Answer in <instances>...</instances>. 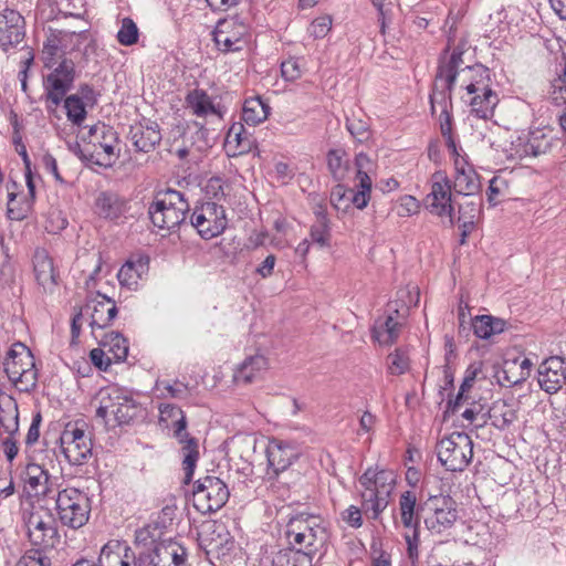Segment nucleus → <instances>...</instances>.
I'll return each mask as SVG.
<instances>
[{"mask_svg": "<svg viewBox=\"0 0 566 566\" xmlns=\"http://www.w3.org/2000/svg\"><path fill=\"white\" fill-rule=\"evenodd\" d=\"M95 400L98 402L96 417L102 419L105 426H126L143 420L146 410L138 402L133 392L116 385L106 386L98 390Z\"/></svg>", "mask_w": 566, "mask_h": 566, "instance_id": "1", "label": "nucleus"}, {"mask_svg": "<svg viewBox=\"0 0 566 566\" xmlns=\"http://www.w3.org/2000/svg\"><path fill=\"white\" fill-rule=\"evenodd\" d=\"M284 534L292 547L305 551L312 558L328 541L325 520L319 514L307 511L291 513Z\"/></svg>", "mask_w": 566, "mask_h": 566, "instance_id": "2", "label": "nucleus"}, {"mask_svg": "<svg viewBox=\"0 0 566 566\" xmlns=\"http://www.w3.org/2000/svg\"><path fill=\"white\" fill-rule=\"evenodd\" d=\"M3 370L11 384L21 392H30L38 384L35 359L22 343H14L7 353Z\"/></svg>", "mask_w": 566, "mask_h": 566, "instance_id": "3", "label": "nucleus"}, {"mask_svg": "<svg viewBox=\"0 0 566 566\" xmlns=\"http://www.w3.org/2000/svg\"><path fill=\"white\" fill-rule=\"evenodd\" d=\"M189 203L184 193L167 189L159 192L148 208L153 224L159 229L174 230L185 223Z\"/></svg>", "mask_w": 566, "mask_h": 566, "instance_id": "4", "label": "nucleus"}, {"mask_svg": "<svg viewBox=\"0 0 566 566\" xmlns=\"http://www.w3.org/2000/svg\"><path fill=\"white\" fill-rule=\"evenodd\" d=\"M463 52L453 50L447 56L439 59L434 84L430 94L431 112L436 109V105L441 107V112L452 109V90L458 80L459 67L463 64Z\"/></svg>", "mask_w": 566, "mask_h": 566, "instance_id": "5", "label": "nucleus"}, {"mask_svg": "<svg viewBox=\"0 0 566 566\" xmlns=\"http://www.w3.org/2000/svg\"><path fill=\"white\" fill-rule=\"evenodd\" d=\"M164 417L175 418L172 421L174 436L181 447L182 454V470H184V484H189L193 479L195 469L199 460V446L198 440L190 437L187 432V418L185 412L177 406L166 405L160 409Z\"/></svg>", "mask_w": 566, "mask_h": 566, "instance_id": "6", "label": "nucleus"}, {"mask_svg": "<svg viewBox=\"0 0 566 566\" xmlns=\"http://www.w3.org/2000/svg\"><path fill=\"white\" fill-rule=\"evenodd\" d=\"M55 511L62 525L73 530L84 526L90 517L91 502L88 496L76 488L57 491Z\"/></svg>", "mask_w": 566, "mask_h": 566, "instance_id": "7", "label": "nucleus"}, {"mask_svg": "<svg viewBox=\"0 0 566 566\" xmlns=\"http://www.w3.org/2000/svg\"><path fill=\"white\" fill-rule=\"evenodd\" d=\"M213 41L222 53L239 52L245 48L250 36L248 14H233L220 19L212 32Z\"/></svg>", "mask_w": 566, "mask_h": 566, "instance_id": "8", "label": "nucleus"}, {"mask_svg": "<svg viewBox=\"0 0 566 566\" xmlns=\"http://www.w3.org/2000/svg\"><path fill=\"white\" fill-rule=\"evenodd\" d=\"M437 457L446 470L463 471L473 458V441L465 432H452L437 443Z\"/></svg>", "mask_w": 566, "mask_h": 566, "instance_id": "9", "label": "nucleus"}, {"mask_svg": "<svg viewBox=\"0 0 566 566\" xmlns=\"http://www.w3.org/2000/svg\"><path fill=\"white\" fill-rule=\"evenodd\" d=\"M230 491L224 481L214 475L199 478L192 486V502L201 514L219 511L228 502Z\"/></svg>", "mask_w": 566, "mask_h": 566, "instance_id": "10", "label": "nucleus"}, {"mask_svg": "<svg viewBox=\"0 0 566 566\" xmlns=\"http://www.w3.org/2000/svg\"><path fill=\"white\" fill-rule=\"evenodd\" d=\"M28 538L38 549H52L60 543L54 516L50 511L33 510L23 514Z\"/></svg>", "mask_w": 566, "mask_h": 566, "instance_id": "11", "label": "nucleus"}, {"mask_svg": "<svg viewBox=\"0 0 566 566\" xmlns=\"http://www.w3.org/2000/svg\"><path fill=\"white\" fill-rule=\"evenodd\" d=\"M423 203L431 214L448 218L451 227L455 223L452 182L446 171L438 170L432 174L430 192L423 199Z\"/></svg>", "mask_w": 566, "mask_h": 566, "instance_id": "12", "label": "nucleus"}, {"mask_svg": "<svg viewBox=\"0 0 566 566\" xmlns=\"http://www.w3.org/2000/svg\"><path fill=\"white\" fill-rule=\"evenodd\" d=\"M43 78L44 96L54 107L59 106L67 92L73 87L76 78V69L73 60L63 57Z\"/></svg>", "mask_w": 566, "mask_h": 566, "instance_id": "13", "label": "nucleus"}, {"mask_svg": "<svg viewBox=\"0 0 566 566\" xmlns=\"http://www.w3.org/2000/svg\"><path fill=\"white\" fill-rule=\"evenodd\" d=\"M227 224L224 208L211 201L196 207L190 218V227L195 228L199 235L206 240L221 234Z\"/></svg>", "mask_w": 566, "mask_h": 566, "instance_id": "14", "label": "nucleus"}, {"mask_svg": "<svg viewBox=\"0 0 566 566\" xmlns=\"http://www.w3.org/2000/svg\"><path fill=\"white\" fill-rule=\"evenodd\" d=\"M427 506L431 515L424 518V524L433 534H441L452 527L459 517L457 502L450 495L430 496Z\"/></svg>", "mask_w": 566, "mask_h": 566, "instance_id": "15", "label": "nucleus"}, {"mask_svg": "<svg viewBox=\"0 0 566 566\" xmlns=\"http://www.w3.org/2000/svg\"><path fill=\"white\" fill-rule=\"evenodd\" d=\"M199 544L208 556L219 559L229 555L234 541L223 524L213 522L203 526L199 534Z\"/></svg>", "mask_w": 566, "mask_h": 566, "instance_id": "16", "label": "nucleus"}, {"mask_svg": "<svg viewBox=\"0 0 566 566\" xmlns=\"http://www.w3.org/2000/svg\"><path fill=\"white\" fill-rule=\"evenodd\" d=\"M62 452L72 465H82L92 455V441L83 429L66 428L61 438Z\"/></svg>", "mask_w": 566, "mask_h": 566, "instance_id": "17", "label": "nucleus"}, {"mask_svg": "<svg viewBox=\"0 0 566 566\" xmlns=\"http://www.w3.org/2000/svg\"><path fill=\"white\" fill-rule=\"evenodd\" d=\"M88 134L93 138L94 146L90 159H94L95 165L111 167L115 158L116 132L112 127L98 124L92 126Z\"/></svg>", "mask_w": 566, "mask_h": 566, "instance_id": "18", "label": "nucleus"}, {"mask_svg": "<svg viewBox=\"0 0 566 566\" xmlns=\"http://www.w3.org/2000/svg\"><path fill=\"white\" fill-rule=\"evenodd\" d=\"M84 315L90 316V325L92 333L95 336L97 331L101 333L111 325L117 315V307L115 301L97 293L95 296L90 297L83 307Z\"/></svg>", "mask_w": 566, "mask_h": 566, "instance_id": "19", "label": "nucleus"}, {"mask_svg": "<svg viewBox=\"0 0 566 566\" xmlns=\"http://www.w3.org/2000/svg\"><path fill=\"white\" fill-rule=\"evenodd\" d=\"M25 36V21L22 14L10 8L0 11V48L8 51L18 46Z\"/></svg>", "mask_w": 566, "mask_h": 566, "instance_id": "20", "label": "nucleus"}, {"mask_svg": "<svg viewBox=\"0 0 566 566\" xmlns=\"http://www.w3.org/2000/svg\"><path fill=\"white\" fill-rule=\"evenodd\" d=\"M130 209L129 200L115 191H101L94 201V212L107 221H117L126 218Z\"/></svg>", "mask_w": 566, "mask_h": 566, "instance_id": "21", "label": "nucleus"}, {"mask_svg": "<svg viewBox=\"0 0 566 566\" xmlns=\"http://www.w3.org/2000/svg\"><path fill=\"white\" fill-rule=\"evenodd\" d=\"M537 381L547 394H556L566 382V361L557 356L545 359L538 367Z\"/></svg>", "mask_w": 566, "mask_h": 566, "instance_id": "22", "label": "nucleus"}, {"mask_svg": "<svg viewBox=\"0 0 566 566\" xmlns=\"http://www.w3.org/2000/svg\"><path fill=\"white\" fill-rule=\"evenodd\" d=\"M558 140L554 138L552 130L536 129L531 132L525 140L518 138L515 146V154L518 158L538 157L552 151Z\"/></svg>", "mask_w": 566, "mask_h": 566, "instance_id": "23", "label": "nucleus"}, {"mask_svg": "<svg viewBox=\"0 0 566 566\" xmlns=\"http://www.w3.org/2000/svg\"><path fill=\"white\" fill-rule=\"evenodd\" d=\"M300 457L297 448L291 442L273 438L266 448V458L273 473H284Z\"/></svg>", "mask_w": 566, "mask_h": 566, "instance_id": "24", "label": "nucleus"}, {"mask_svg": "<svg viewBox=\"0 0 566 566\" xmlns=\"http://www.w3.org/2000/svg\"><path fill=\"white\" fill-rule=\"evenodd\" d=\"M128 138L136 151L149 153L160 144L163 136L157 122L143 119L130 126Z\"/></svg>", "mask_w": 566, "mask_h": 566, "instance_id": "25", "label": "nucleus"}, {"mask_svg": "<svg viewBox=\"0 0 566 566\" xmlns=\"http://www.w3.org/2000/svg\"><path fill=\"white\" fill-rule=\"evenodd\" d=\"M86 30H56L49 29V33L43 43L42 61L45 69H52L56 64L59 52L64 53L69 45L63 43V36H82Z\"/></svg>", "mask_w": 566, "mask_h": 566, "instance_id": "26", "label": "nucleus"}, {"mask_svg": "<svg viewBox=\"0 0 566 566\" xmlns=\"http://www.w3.org/2000/svg\"><path fill=\"white\" fill-rule=\"evenodd\" d=\"M155 566H187L185 546L172 538H164L154 548Z\"/></svg>", "mask_w": 566, "mask_h": 566, "instance_id": "27", "label": "nucleus"}, {"mask_svg": "<svg viewBox=\"0 0 566 566\" xmlns=\"http://www.w3.org/2000/svg\"><path fill=\"white\" fill-rule=\"evenodd\" d=\"M455 176L452 187L459 195L471 197L476 195L481 189L479 175L465 161L457 158L454 160Z\"/></svg>", "mask_w": 566, "mask_h": 566, "instance_id": "28", "label": "nucleus"}, {"mask_svg": "<svg viewBox=\"0 0 566 566\" xmlns=\"http://www.w3.org/2000/svg\"><path fill=\"white\" fill-rule=\"evenodd\" d=\"M33 270L35 280L43 287L45 292H53L56 282V273L53 265V260L48 251L38 248L33 254Z\"/></svg>", "mask_w": 566, "mask_h": 566, "instance_id": "29", "label": "nucleus"}, {"mask_svg": "<svg viewBox=\"0 0 566 566\" xmlns=\"http://www.w3.org/2000/svg\"><path fill=\"white\" fill-rule=\"evenodd\" d=\"M462 86L468 94L480 93L481 90L491 88V71L482 64L459 67Z\"/></svg>", "mask_w": 566, "mask_h": 566, "instance_id": "30", "label": "nucleus"}, {"mask_svg": "<svg viewBox=\"0 0 566 566\" xmlns=\"http://www.w3.org/2000/svg\"><path fill=\"white\" fill-rule=\"evenodd\" d=\"M359 483L364 489H371L389 499L396 483V475L390 470L377 471L369 468L359 478Z\"/></svg>", "mask_w": 566, "mask_h": 566, "instance_id": "31", "label": "nucleus"}, {"mask_svg": "<svg viewBox=\"0 0 566 566\" xmlns=\"http://www.w3.org/2000/svg\"><path fill=\"white\" fill-rule=\"evenodd\" d=\"M99 566H134V551L124 543L106 544L97 558Z\"/></svg>", "mask_w": 566, "mask_h": 566, "instance_id": "32", "label": "nucleus"}, {"mask_svg": "<svg viewBox=\"0 0 566 566\" xmlns=\"http://www.w3.org/2000/svg\"><path fill=\"white\" fill-rule=\"evenodd\" d=\"M461 98L471 106L472 113L483 119L493 116L494 108L499 103V96L492 88L481 90L480 93H467Z\"/></svg>", "mask_w": 566, "mask_h": 566, "instance_id": "33", "label": "nucleus"}, {"mask_svg": "<svg viewBox=\"0 0 566 566\" xmlns=\"http://www.w3.org/2000/svg\"><path fill=\"white\" fill-rule=\"evenodd\" d=\"M50 474L41 465L29 463L24 471V483L35 496L50 497L53 492L50 485Z\"/></svg>", "mask_w": 566, "mask_h": 566, "instance_id": "34", "label": "nucleus"}, {"mask_svg": "<svg viewBox=\"0 0 566 566\" xmlns=\"http://www.w3.org/2000/svg\"><path fill=\"white\" fill-rule=\"evenodd\" d=\"M266 368L268 359L264 356H250L235 369L233 381L237 385H249L256 380Z\"/></svg>", "mask_w": 566, "mask_h": 566, "instance_id": "35", "label": "nucleus"}, {"mask_svg": "<svg viewBox=\"0 0 566 566\" xmlns=\"http://www.w3.org/2000/svg\"><path fill=\"white\" fill-rule=\"evenodd\" d=\"M252 140L241 123H234L224 139L226 153L229 157H238L251 150Z\"/></svg>", "mask_w": 566, "mask_h": 566, "instance_id": "36", "label": "nucleus"}, {"mask_svg": "<svg viewBox=\"0 0 566 566\" xmlns=\"http://www.w3.org/2000/svg\"><path fill=\"white\" fill-rule=\"evenodd\" d=\"M563 59L564 64L560 69V73H558V76L551 83V87L548 90V99L553 105L557 107H564V111L559 115L558 119L563 132L566 134V53L564 54Z\"/></svg>", "mask_w": 566, "mask_h": 566, "instance_id": "37", "label": "nucleus"}, {"mask_svg": "<svg viewBox=\"0 0 566 566\" xmlns=\"http://www.w3.org/2000/svg\"><path fill=\"white\" fill-rule=\"evenodd\" d=\"M401 324L389 314L385 318H378L371 328V337L380 345H391L397 342Z\"/></svg>", "mask_w": 566, "mask_h": 566, "instance_id": "38", "label": "nucleus"}, {"mask_svg": "<svg viewBox=\"0 0 566 566\" xmlns=\"http://www.w3.org/2000/svg\"><path fill=\"white\" fill-rule=\"evenodd\" d=\"M95 338L103 348H106L107 352L112 354V358L115 363L126 360L129 347L127 339L120 333L102 332L99 334H95Z\"/></svg>", "mask_w": 566, "mask_h": 566, "instance_id": "39", "label": "nucleus"}, {"mask_svg": "<svg viewBox=\"0 0 566 566\" xmlns=\"http://www.w3.org/2000/svg\"><path fill=\"white\" fill-rule=\"evenodd\" d=\"M270 111L269 104L260 96L249 97L243 103L242 120L250 126H256L268 118Z\"/></svg>", "mask_w": 566, "mask_h": 566, "instance_id": "40", "label": "nucleus"}, {"mask_svg": "<svg viewBox=\"0 0 566 566\" xmlns=\"http://www.w3.org/2000/svg\"><path fill=\"white\" fill-rule=\"evenodd\" d=\"M509 323L502 318L492 315L476 316L472 323L474 335L482 339H488L493 335L505 331Z\"/></svg>", "mask_w": 566, "mask_h": 566, "instance_id": "41", "label": "nucleus"}, {"mask_svg": "<svg viewBox=\"0 0 566 566\" xmlns=\"http://www.w3.org/2000/svg\"><path fill=\"white\" fill-rule=\"evenodd\" d=\"M186 104L198 117L216 114L220 116L219 109L212 103L211 97L203 90H192L186 96Z\"/></svg>", "mask_w": 566, "mask_h": 566, "instance_id": "42", "label": "nucleus"}, {"mask_svg": "<svg viewBox=\"0 0 566 566\" xmlns=\"http://www.w3.org/2000/svg\"><path fill=\"white\" fill-rule=\"evenodd\" d=\"M0 424L9 436H14L19 431L18 403L11 396L0 402Z\"/></svg>", "mask_w": 566, "mask_h": 566, "instance_id": "43", "label": "nucleus"}, {"mask_svg": "<svg viewBox=\"0 0 566 566\" xmlns=\"http://www.w3.org/2000/svg\"><path fill=\"white\" fill-rule=\"evenodd\" d=\"M326 160L328 170L336 181H342L347 177L350 167V160L345 149L335 148L328 150Z\"/></svg>", "mask_w": 566, "mask_h": 566, "instance_id": "44", "label": "nucleus"}, {"mask_svg": "<svg viewBox=\"0 0 566 566\" xmlns=\"http://www.w3.org/2000/svg\"><path fill=\"white\" fill-rule=\"evenodd\" d=\"M313 558L295 547L279 551L272 559V566H312Z\"/></svg>", "mask_w": 566, "mask_h": 566, "instance_id": "45", "label": "nucleus"}, {"mask_svg": "<svg viewBox=\"0 0 566 566\" xmlns=\"http://www.w3.org/2000/svg\"><path fill=\"white\" fill-rule=\"evenodd\" d=\"M482 361H474L470 364L465 369L464 378L462 380L458 395L453 400L448 401V408L451 409L453 412L460 407L462 401L467 400L464 394L473 387L479 374L482 373Z\"/></svg>", "mask_w": 566, "mask_h": 566, "instance_id": "46", "label": "nucleus"}, {"mask_svg": "<svg viewBox=\"0 0 566 566\" xmlns=\"http://www.w3.org/2000/svg\"><path fill=\"white\" fill-rule=\"evenodd\" d=\"M148 262L139 259L137 262L127 261L118 271L119 283L129 289L137 285L138 280L147 271Z\"/></svg>", "mask_w": 566, "mask_h": 566, "instance_id": "47", "label": "nucleus"}, {"mask_svg": "<svg viewBox=\"0 0 566 566\" xmlns=\"http://www.w3.org/2000/svg\"><path fill=\"white\" fill-rule=\"evenodd\" d=\"M345 198H347V200L350 201L357 209L363 210L369 202L370 192L359 189L356 191L354 189L345 190L343 186L337 185L331 195L332 203L337 208V202Z\"/></svg>", "mask_w": 566, "mask_h": 566, "instance_id": "48", "label": "nucleus"}, {"mask_svg": "<svg viewBox=\"0 0 566 566\" xmlns=\"http://www.w3.org/2000/svg\"><path fill=\"white\" fill-rule=\"evenodd\" d=\"M517 371V360L505 361L504 366L495 371V379L502 387H513L528 378L527 371Z\"/></svg>", "mask_w": 566, "mask_h": 566, "instance_id": "49", "label": "nucleus"}, {"mask_svg": "<svg viewBox=\"0 0 566 566\" xmlns=\"http://www.w3.org/2000/svg\"><path fill=\"white\" fill-rule=\"evenodd\" d=\"M417 497L413 492L406 491L400 495L399 509L401 522L406 528H419V517L416 514Z\"/></svg>", "mask_w": 566, "mask_h": 566, "instance_id": "50", "label": "nucleus"}, {"mask_svg": "<svg viewBox=\"0 0 566 566\" xmlns=\"http://www.w3.org/2000/svg\"><path fill=\"white\" fill-rule=\"evenodd\" d=\"M492 424L500 430L509 428L517 418L516 411L503 401H496L489 410Z\"/></svg>", "mask_w": 566, "mask_h": 566, "instance_id": "51", "label": "nucleus"}, {"mask_svg": "<svg viewBox=\"0 0 566 566\" xmlns=\"http://www.w3.org/2000/svg\"><path fill=\"white\" fill-rule=\"evenodd\" d=\"M346 128L352 137L363 144L371 137L369 118L365 114H353L346 118Z\"/></svg>", "mask_w": 566, "mask_h": 566, "instance_id": "52", "label": "nucleus"}, {"mask_svg": "<svg viewBox=\"0 0 566 566\" xmlns=\"http://www.w3.org/2000/svg\"><path fill=\"white\" fill-rule=\"evenodd\" d=\"M363 510L366 514H370L373 520H377L381 512L387 507L389 500L378 492H374L371 489H365L361 493Z\"/></svg>", "mask_w": 566, "mask_h": 566, "instance_id": "53", "label": "nucleus"}, {"mask_svg": "<svg viewBox=\"0 0 566 566\" xmlns=\"http://www.w3.org/2000/svg\"><path fill=\"white\" fill-rule=\"evenodd\" d=\"M161 528L158 523H150L135 532V544L142 548L153 549L161 541Z\"/></svg>", "mask_w": 566, "mask_h": 566, "instance_id": "54", "label": "nucleus"}, {"mask_svg": "<svg viewBox=\"0 0 566 566\" xmlns=\"http://www.w3.org/2000/svg\"><path fill=\"white\" fill-rule=\"evenodd\" d=\"M63 102L67 119L74 125H81L86 118V104L77 94L65 96Z\"/></svg>", "mask_w": 566, "mask_h": 566, "instance_id": "55", "label": "nucleus"}, {"mask_svg": "<svg viewBox=\"0 0 566 566\" xmlns=\"http://www.w3.org/2000/svg\"><path fill=\"white\" fill-rule=\"evenodd\" d=\"M116 39L124 46H130L138 42L139 29L132 18L127 17L122 20Z\"/></svg>", "mask_w": 566, "mask_h": 566, "instance_id": "56", "label": "nucleus"}, {"mask_svg": "<svg viewBox=\"0 0 566 566\" xmlns=\"http://www.w3.org/2000/svg\"><path fill=\"white\" fill-rule=\"evenodd\" d=\"M388 370L391 375H402L410 366L408 353L403 348H397L388 355Z\"/></svg>", "mask_w": 566, "mask_h": 566, "instance_id": "57", "label": "nucleus"}, {"mask_svg": "<svg viewBox=\"0 0 566 566\" xmlns=\"http://www.w3.org/2000/svg\"><path fill=\"white\" fill-rule=\"evenodd\" d=\"M15 566H51V559L45 551L31 548L21 556Z\"/></svg>", "mask_w": 566, "mask_h": 566, "instance_id": "58", "label": "nucleus"}, {"mask_svg": "<svg viewBox=\"0 0 566 566\" xmlns=\"http://www.w3.org/2000/svg\"><path fill=\"white\" fill-rule=\"evenodd\" d=\"M311 240L319 247H328L331 241L329 223L314 222L311 227Z\"/></svg>", "mask_w": 566, "mask_h": 566, "instance_id": "59", "label": "nucleus"}, {"mask_svg": "<svg viewBox=\"0 0 566 566\" xmlns=\"http://www.w3.org/2000/svg\"><path fill=\"white\" fill-rule=\"evenodd\" d=\"M332 28V19L328 15L315 19L308 27V33L314 39L325 38Z\"/></svg>", "mask_w": 566, "mask_h": 566, "instance_id": "60", "label": "nucleus"}, {"mask_svg": "<svg viewBox=\"0 0 566 566\" xmlns=\"http://www.w3.org/2000/svg\"><path fill=\"white\" fill-rule=\"evenodd\" d=\"M281 73L284 80L295 81L302 76V65L298 59L291 57L281 64Z\"/></svg>", "mask_w": 566, "mask_h": 566, "instance_id": "61", "label": "nucleus"}, {"mask_svg": "<svg viewBox=\"0 0 566 566\" xmlns=\"http://www.w3.org/2000/svg\"><path fill=\"white\" fill-rule=\"evenodd\" d=\"M507 188V181L499 176L493 177L490 180L488 188V201L491 206H495L499 202V196Z\"/></svg>", "mask_w": 566, "mask_h": 566, "instance_id": "62", "label": "nucleus"}, {"mask_svg": "<svg viewBox=\"0 0 566 566\" xmlns=\"http://www.w3.org/2000/svg\"><path fill=\"white\" fill-rule=\"evenodd\" d=\"M405 541L407 543V555H408V558L413 563L418 559L419 557V544H420V538H419V528L415 527L412 528V533L411 534H406L405 535Z\"/></svg>", "mask_w": 566, "mask_h": 566, "instance_id": "63", "label": "nucleus"}, {"mask_svg": "<svg viewBox=\"0 0 566 566\" xmlns=\"http://www.w3.org/2000/svg\"><path fill=\"white\" fill-rule=\"evenodd\" d=\"M90 358L94 366H96L99 370H107L109 365L114 360L102 348L92 349L90 353Z\"/></svg>", "mask_w": 566, "mask_h": 566, "instance_id": "64", "label": "nucleus"}]
</instances>
